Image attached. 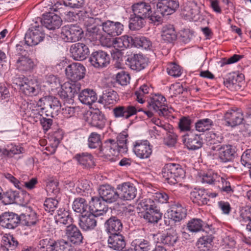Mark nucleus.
Wrapping results in <instances>:
<instances>
[{
	"instance_id": "f257e3e1",
	"label": "nucleus",
	"mask_w": 251,
	"mask_h": 251,
	"mask_svg": "<svg viewBox=\"0 0 251 251\" xmlns=\"http://www.w3.org/2000/svg\"><path fill=\"white\" fill-rule=\"evenodd\" d=\"M133 14L131 15L129 27L132 30H138L145 25V20L151 14V5L146 2H139L132 5Z\"/></svg>"
},
{
	"instance_id": "f03ea898",
	"label": "nucleus",
	"mask_w": 251,
	"mask_h": 251,
	"mask_svg": "<svg viewBox=\"0 0 251 251\" xmlns=\"http://www.w3.org/2000/svg\"><path fill=\"white\" fill-rule=\"evenodd\" d=\"M127 142H104L100 147V155L111 161L115 160V157L120 153H125L127 151Z\"/></svg>"
},
{
	"instance_id": "7ed1b4c3",
	"label": "nucleus",
	"mask_w": 251,
	"mask_h": 251,
	"mask_svg": "<svg viewBox=\"0 0 251 251\" xmlns=\"http://www.w3.org/2000/svg\"><path fill=\"white\" fill-rule=\"evenodd\" d=\"M162 174L164 181L171 185L177 183L185 176V172L181 166L175 163L166 164L162 169Z\"/></svg>"
},
{
	"instance_id": "20e7f679",
	"label": "nucleus",
	"mask_w": 251,
	"mask_h": 251,
	"mask_svg": "<svg viewBox=\"0 0 251 251\" xmlns=\"http://www.w3.org/2000/svg\"><path fill=\"white\" fill-rule=\"evenodd\" d=\"M90 23L96 24L102 27V31L107 35L114 37L121 34L124 30V25L119 22L110 20L102 21L98 18H90Z\"/></svg>"
},
{
	"instance_id": "39448f33",
	"label": "nucleus",
	"mask_w": 251,
	"mask_h": 251,
	"mask_svg": "<svg viewBox=\"0 0 251 251\" xmlns=\"http://www.w3.org/2000/svg\"><path fill=\"white\" fill-rule=\"evenodd\" d=\"M141 207L146 210L144 218L148 222L157 223L162 218V213L158 205L149 199H144L140 202Z\"/></svg>"
},
{
	"instance_id": "423d86ee",
	"label": "nucleus",
	"mask_w": 251,
	"mask_h": 251,
	"mask_svg": "<svg viewBox=\"0 0 251 251\" xmlns=\"http://www.w3.org/2000/svg\"><path fill=\"white\" fill-rule=\"evenodd\" d=\"M181 15L186 20L202 22L206 20V16L201 14V7L197 2L192 1L184 4L181 10Z\"/></svg>"
},
{
	"instance_id": "0eeeda50",
	"label": "nucleus",
	"mask_w": 251,
	"mask_h": 251,
	"mask_svg": "<svg viewBox=\"0 0 251 251\" xmlns=\"http://www.w3.org/2000/svg\"><path fill=\"white\" fill-rule=\"evenodd\" d=\"M45 37V34L43 26L39 25L38 22H36L25 33V43L28 46H35L43 41Z\"/></svg>"
},
{
	"instance_id": "6e6552de",
	"label": "nucleus",
	"mask_w": 251,
	"mask_h": 251,
	"mask_svg": "<svg viewBox=\"0 0 251 251\" xmlns=\"http://www.w3.org/2000/svg\"><path fill=\"white\" fill-rule=\"evenodd\" d=\"M166 98L160 94H155L150 97L148 107L150 110L157 112L159 116H167L171 113L172 108L168 109L165 104Z\"/></svg>"
},
{
	"instance_id": "1a4fd4ad",
	"label": "nucleus",
	"mask_w": 251,
	"mask_h": 251,
	"mask_svg": "<svg viewBox=\"0 0 251 251\" xmlns=\"http://www.w3.org/2000/svg\"><path fill=\"white\" fill-rule=\"evenodd\" d=\"M83 31L76 25H70L63 26L61 29V37L65 42H75L82 38Z\"/></svg>"
},
{
	"instance_id": "9d476101",
	"label": "nucleus",
	"mask_w": 251,
	"mask_h": 251,
	"mask_svg": "<svg viewBox=\"0 0 251 251\" xmlns=\"http://www.w3.org/2000/svg\"><path fill=\"white\" fill-rule=\"evenodd\" d=\"M105 202L100 196L92 197L91 201L89 203L90 213L96 215L97 219L104 220L108 210Z\"/></svg>"
},
{
	"instance_id": "9b49d317",
	"label": "nucleus",
	"mask_w": 251,
	"mask_h": 251,
	"mask_svg": "<svg viewBox=\"0 0 251 251\" xmlns=\"http://www.w3.org/2000/svg\"><path fill=\"white\" fill-rule=\"evenodd\" d=\"M67 78L71 81L78 82L84 77L86 69L80 63H73L68 65L65 69Z\"/></svg>"
},
{
	"instance_id": "f8f14e48",
	"label": "nucleus",
	"mask_w": 251,
	"mask_h": 251,
	"mask_svg": "<svg viewBox=\"0 0 251 251\" xmlns=\"http://www.w3.org/2000/svg\"><path fill=\"white\" fill-rule=\"evenodd\" d=\"M81 88V84L79 82H74L73 81H67L61 85V90L58 94L60 97L68 101L72 100L75 94L79 92Z\"/></svg>"
},
{
	"instance_id": "ddd939ff",
	"label": "nucleus",
	"mask_w": 251,
	"mask_h": 251,
	"mask_svg": "<svg viewBox=\"0 0 251 251\" xmlns=\"http://www.w3.org/2000/svg\"><path fill=\"white\" fill-rule=\"evenodd\" d=\"M142 108H138L132 104L118 105L113 109V113L116 118L127 119L130 117L136 115L137 112L142 111Z\"/></svg>"
},
{
	"instance_id": "4468645a",
	"label": "nucleus",
	"mask_w": 251,
	"mask_h": 251,
	"mask_svg": "<svg viewBox=\"0 0 251 251\" xmlns=\"http://www.w3.org/2000/svg\"><path fill=\"white\" fill-rule=\"evenodd\" d=\"M86 115V121L91 126L100 129L105 126V117L104 114L99 109L88 112Z\"/></svg>"
},
{
	"instance_id": "2eb2a0df",
	"label": "nucleus",
	"mask_w": 251,
	"mask_h": 251,
	"mask_svg": "<svg viewBox=\"0 0 251 251\" xmlns=\"http://www.w3.org/2000/svg\"><path fill=\"white\" fill-rule=\"evenodd\" d=\"M119 190V198L124 201L134 199L137 195V189L133 184L126 182L119 184L117 187Z\"/></svg>"
},
{
	"instance_id": "dca6fc26",
	"label": "nucleus",
	"mask_w": 251,
	"mask_h": 251,
	"mask_svg": "<svg viewBox=\"0 0 251 251\" xmlns=\"http://www.w3.org/2000/svg\"><path fill=\"white\" fill-rule=\"evenodd\" d=\"M110 56L105 51L97 50L92 52L89 61L91 65L96 68H102L106 67L110 63Z\"/></svg>"
},
{
	"instance_id": "f3484780",
	"label": "nucleus",
	"mask_w": 251,
	"mask_h": 251,
	"mask_svg": "<svg viewBox=\"0 0 251 251\" xmlns=\"http://www.w3.org/2000/svg\"><path fill=\"white\" fill-rule=\"evenodd\" d=\"M49 9L55 12L58 11L62 16H65V18L71 22L76 20L78 13L73 11L66 10L67 6L63 5L58 0H50Z\"/></svg>"
},
{
	"instance_id": "a211bd4d",
	"label": "nucleus",
	"mask_w": 251,
	"mask_h": 251,
	"mask_svg": "<svg viewBox=\"0 0 251 251\" xmlns=\"http://www.w3.org/2000/svg\"><path fill=\"white\" fill-rule=\"evenodd\" d=\"M39 20L41 25L52 30L59 28L62 23L61 18L53 13H49L44 15L43 18H40Z\"/></svg>"
},
{
	"instance_id": "6ab92c4d",
	"label": "nucleus",
	"mask_w": 251,
	"mask_h": 251,
	"mask_svg": "<svg viewBox=\"0 0 251 251\" xmlns=\"http://www.w3.org/2000/svg\"><path fill=\"white\" fill-rule=\"evenodd\" d=\"M157 12L162 16H167L174 13L179 7L177 0H162L157 3Z\"/></svg>"
},
{
	"instance_id": "aec40b11",
	"label": "nucleus",
	"mask_w": 251,
	"mask_h": 251,
	"mask_svg": "<svg viewBox=\"0 0 251 251\" xmlns=\"http://www.w3.org/2000/svg\"><path fill=\"white\" fill-rule=\"evenodd\" d=\"M244 76L242 74L235 72L229 73L224 78V84L231 90H237L241 88Z\"/></svg>"
},
{
	"instance_id": "412c9836",
	"label": "nucleus",
	"mask_w": 251,
	"mask_h": 251,
	"mask_svg": "<svg viewBox=\"0 0 251 251\" xmlns=\"http://www.w3.org/2000/svg\"><path fill=\"white\" fill-rule=\"evenodd\" d=\"M127 64L133 70L140 71L144 69L148 65L149 59L141 54H134L127 59Z\"/></svg>"
},
{
	"instance_id": "4be33fe9",
	"label": "nucleus",
	"mask_w": 251,
	"mask_h": 251,
	"mask_svg": "<svg viewBox=\"0 0 251 251\" xmlns=\"http://www.w3.org/2000/svg\"><path fill=\"white\" fill-rule=\"evenodd\" d=\"M70 51L74 59L77 60H84L90 53L88 46L82 43L73 44L70 47Z\"/></svg>"
},
{
	"instance_id": "5701e85b",
	"label": "nucleus",
	"mask_w": 251,
	"mask_h": 251,
	"mask_svg": "<svg viewBox=\"0 0 251 251\" xmlns=\"http://www.w3.org/2000/svg\"><path fill=\"white\" fill-rule=\"evenodd\" d=\"M179 237L176 231L173 228L169 229L166 233L161 234L157 238L158 243L166 247H174Z\"/></svg>"
},
{
	"instance_id": "b1692460",
	"label": "nucleus",
	"mask_w": 251,
	"mask_h": 251,
	"mask_svg": "<svg viewBox=\"0 0 251 251\" xmlns=\"http://www.w3.org/2000/svg\"><path fill=\"white\" fill-rule=\"evenodd\" d=\"M99 193L100 197L108 203L115 202L119 199L118 192L114 187L108 184L100 186Z\"/></svg>"
},
{
	"instance_id": "393cba45",
	"label": "nucleus",
	"mask_w": 251,
	"mask_h": 251,
	"mask_svg": "<svg viewBox=\"0 0 251 251\" xmlns=\"http://www.w3.org/2000/svg\"><path fill=\"white\" fill-rule=\"evenodd\" d=\"M65 235L68 240L74 245H79L83 243L82 234L79 228L75 225L67 226Z\"/></svg>"
},
{
	"instance_id": "a878e982",
	"label": "nucleus",
	"mask_w": 251,
	"mask_h": 251,
	"mask_svg": "<svg viewBox=\"0 0 251 251\" xmlns=\"http://www.w3.org/2000/svg\"><path fill=\"white\" fill-rule=\"evenodd\" d=\"M20 216L12 213L5 212L1 215L2 226L8 229H13L18 226L21 222Z\"/></svg>"
},
{
	"instance_id": "bb28decb",
	"label": "nucleus",
	"mask_w": 251,
	"mask_h": 251,
	"mask_svg": "<svg viewBox=\"0 0 251 251\" xmlns=\"http://www.w3.org/2000/svg\"><path fill=\"white\" fill-rule=\"evenodd\" d=\"M97 217L93 213H89L82 214L79 218V225L84 231H90L94 229L97 226Z\"/></svg>"
},
{
	"instance_id": "cd10ccee",
	"label": "nucleus",
	"mask_w": 251,
	"mask_h": 251,
	"mask_svg": "<svg viewBox=\"0 0 251 251\" xmlns=\"http://www.w3.org/2000/svg\"><path fill=\"white\" fill-rule=\"evenodd\" d=\"M113 234L109 236L108 247L115 251H122L126 246L125 237L121 233Z\"/></svg>"
},
{
	"instance_id": "c85d7f7f",
	"label": "nucleus",
	"mask_w": 251,
	"mask_h": 251,
	"mask_svg": "<svg viewBox=\"0 0 251 251\" xmlns=\"http://www.w3.org/2000/svg\"><path fill=\"white\" fill-rule=\"evenodd\" d=\"M236 148L231 145H223L218 153L219 158L223 163L232 162L235 157Z\"/></svg>"
},
{
	"instance_id": "c756f323",
	"label": "nucleus",
	"mask_w": 251,
	"mask_h": 251,
	"mask_svg": "<svg viewBox=\"0 0 251 251\" xmlns=\"http://www.w3.org/2000/svg\"><path fill=\"white\" fill-rule=\"evenodd\" d=\"M104 220L105 221L104 226L107 233L111 234L120 233L123 228V224L119 219L117 217L112 216L108 219Z\"/></svg>"
},
{
	"instance_id": "7c9ffc66",
	"label": "nucleus",
	"mask_w": 251,
	"mask_h": 251,
	"mask_svg": "<svg viewBox=\"0 0 251 251\" xmlns=\"http://www.w3.org/2000/svg\"><path fill=\"white\" fill-rule=\"evenodd\" d=\"M224 119L226 126L233 127L241 124L244 118L241 113L231 110L225 113Z\"/></svg>"
},
{
	"instance_id": "2f4dec72",
	"label": "nucleus",
	"mask_w": 251,
	"mask_h": 251,
	"mask_svg": "<svg viewBox=\"0 0 251 251\" xmlns=\"http://www.w3.org/2000/svg\"><path fill=\"white\" fill-rule=\"evenodd\" d=\"M169 213L170 218L175 222L181 221L187 214L186 209L179 203L172 204Z\"/></svg>"
},
{
	"instance_id": "473e14b6",
	"label": "nucleus",
	"mask_w": 251,
	"mask_h": 251,
	"mask_svg": "<svg viewBox=\"0 0 251 251\" xmlns=\"http://www.w3.org/2000/svg\"><path fill=\"white\" fill-rule=\"evenodd\" d=\"M35 64L33 60L27 55L18 57L16 62L17 69L22 72L31 71L34 67Z\"/></svg>"
},
{
	"instance_id": "72a5a7b5",
	"label": "nucleus",
	"mask_w": 251,
	"mask_h": 251,
	"mask_svg": "<svg viewBox=\"0 0 251 251\" xmlns=\"http://www.w3.org/2000/svg\"><path fill=\"white\" fill-rule=\"evenodd\" d=\"M133 150L137 156L142 159L148 158L152 153L151 147L147 142H136Z\"/></svg>"
},
{
	"instance_id": "f704fd0d",
	"label": "nucleus",
	"mask_w": 251,
	"mask_h": 251,
	"mask_svg": "<svg viewBox=\"0 0 251 251\" xmlns=\"http://www.w3.org/2000/svg\"><path fill=\"white\" fill-rule=\"evenodd\" d=\"M78 99L82 103L90 105L97 101L98 96L93 90L86 89L79 93Z\"/></svg>"
},
{
	"instance_id": "c9c22d12",
	"label": "nucleus",
	"mask_w": 251,
	"mask_h": 251,
	"mask_svg": "<svg viewBox=\"0 0 251 251\" xmlns=\"http://www.w3.org/2000/svg\"><path fill=\"white\" fill-rule=\"evenodd\" d=\"M207 193L204 189H197L190 194V198L192 201L198 205H202L207 203L209 201Z\"/></svg>"
},
{
	"instance_id": "e433bc0d",
	"label": "nucleus",
	"mask_w": 251,
	"mask_h": 251,
	"mask_svg": "<svg viewBox=\"0 0 251 251\" xmlns=\"http://www.w3.org/2000/svg\"><path fill=\"white\" fill-rule=\"evenodd\" d=\"M162 40L167 43H172L176 39V32L173 25H165L162 28Z\"/></svg>"
},
{
	"instance_id": "4c0bfd02",
	"label": "nucleus",
	"mask_w": 251,
	"mask_h": 251,
	"mask_svg": "<svg viewBox=\"0 0 251 251\" xmlns=\"http://www.w3.org/2000/svg\"><path fill=\"white\" fill-rule=\"evenodd\" d=\"M78 163L85 168H90L95 165L93 157L87 152L77 153L74 156Z\"/></svg>"
},
{
	"instance_id": "58836bf2",
	"label": "nucleus",
	"mask_w": 251,
	"mask_h": 251,
	"mask_svg": "<svg viewBox=\"0 0 251 251\" xmlns=\"http://www.w3.org/2000/svg\"><path fill=\"white\" fill-rule=\"evenodd\" d=\"M20 91L25 95L33 96L38 95L40 90L36 84L29 80L27 78V80L24 83V85L21 88Z\"/></svg>"
},
{
	"instance_id": "ea45409f",
	"label": "nucleus",
	"mask_w": 251,
	"mask_h": 251,
	"mask_svg": "<svg viewBox=\"0 0 251 251\" xmlns=\"http://www.w3.org/2000/svg\"><path fill=\"white\" fill-rule=\"evenodd\" d=\"M94 25H89L87 27L86 36L91 41H99L101 39L102 32L99 27L100 25L94 24Z\"/></svg>"
},
{
	"instance_id": "a19ab883",
	"label": "nucleus",
	"mask_w": 251,
	"mask_h": 251,
	"mask_svg": "<svg viewBox=\"0 0 251 251\" xmlns=\"http://www.w3.org/2000/svg\"><path fill=\"white\" fill-rule=\"evenodd\" d=\"M218 178L217 182L219 183L218 187L221 192L227 195L233 193L234 187H232L229 178L220 176Z\"/></svg>"
},
{
	"instance_id": "79ce46f5",
	"label": "nucleus",
	"mask_w": 251,
	"mask_h": 251,
	"mask_svg": "<svg viewBox=\"0 0 251 251\" xmlns=\"http://www.w3.org/2000/svg\"><path fill=\"white\" fill-rule=\"evenodd\" d=\"M37 105L39 107H41L40 111H38V113L39 114L40 117L42 116V114L45 113V115L47 117H53L56 114V111L54 110H52L51 108H50L49 105V103L47 102L46 99L44 98L40 99L37 103Z\"/></svg>"
},
{
	"instance_id": "37998d69",
	"label": "nucleus",
	"mask_w": 251,
	"mask_h": 251,
	"mask_svg": "<svg viewBox=\"0 0 251 251\" xmlns=\"http://www.w3.org/2000/svg\"><path fill=\"white\" fill-rule=\"evenodd\" d=\"M151 246L149 240L142 237L135 239L131 243V246L137 251H149L151 249Z\"/></svg>"
},
{
	"instance_id": "c03bdc74",
	"label": "nucleus",
	"mask_w": 251,
	"mask_h": 251,
	"mask_svg": "<svg viewBox=\"0 0 251 251\" xmlns=\"http://www.w3.org/2000/svg\"><path fill=\"white\" fill-rule=\"evenodd\" d=\"M21 222L23 225L31 226L35 225L38 221L37 214L33 211L22 214L20 215Z\"/></svg>"
},
{
	"instance_id": "a18cd8bd",
	"label": "nucleus",
	"mask_w": 251,
	"mask_h": 251,
	"mask_svg": "<svg viewBox=\"0 0 251 251\" xmlns=\"http://www.w3.org/2000/svg\"><path fill=\"white\" fill-rule=\"evenodd\" d=\"M205 224L200 219H192L187 223L186 229L190 232L197 233L203 230Z\"/></svg>"
},
{
	"instance_id": "49530a36",
	"label": "nucleus",
	"mask_w": 251,
	"mask_h": 251,
	"mask_svg": "<svg viewBox=\"0 0 251 251\" xmlns=\"http://www.w3.org/2000/svg\"><path fill=\"white\" fill-rule=\"evenodd\" d=\"M2 247L4 248L7 251H14L18 247L19 242L17 239L13 235H9L4 237Z\"/></svg>"
},
{
	"instance_id": "de8ad7c7",
	"label": "nucleus",
	"mask_w": 251,
	"mask_h": 251,
	"mask_svg": "<svg viewBox=\"0 0 251 251\" xmlns=\"http://www.w3.org/2000/svg\"><path fill=\"white\" fill-rule=\"evenodd\" d=\"M73 218L69 215L67 212H62L58 210L57 215L56 216V222L58 225L70 226L73 224Z\"/></svg>"
},
{
	"instance_id": "09e8293b",
	"label": "nucleus",
	"mask_w": 251,
	"mask_h": 251,
	"mask_svg": "<svg viewBox=\"0 0 251 251\" xmlns=\"http://www.w3.org/2000/svg\"><path fill=\"white\" fill-rule=\"evenodd\" d=\"M72 208L75 212L82 214L87 211L88 204L85 199L77 198L74 200L72 205Z\"/></svg>"
},
{
	"instance_id": "8fccbe9b",
	"label": "nucleus",
	"mask_w": 251,
	"mask_h": 251,
	"mask_svg": "<svg viewBox=\"0 0 251 251\" xmlns=\"http://www.w3.org/2000/svg\"><path fill=\"white\" fill-rule=\"evenodd\" d=\"M213 125V122L209 118L199 120L195 123L196 130L199 132H204L209 130Z\"/></svg>"
},
{
	"instance_id": "3c124183",
	"label": "nucleus",
	"mask_w": 251,
	"mask_h": 251,
	"mask_svg": "<svg viewBox=\"0 0 251 251\" xmlns=\"http://www.w3.org/2000/svg\"><path fill=\"white\" fill-rule=\"evenodd\" d=\"M18 193L17 191L8 190L3 194L1 193L0 200L2 201L4 204H9L14 202Z\"/></svg>"
},
{
	"instance_id": "603ef678",
	"label": "nucleus",
	"mask_w": 251,
	"mask_h": 251,
	"mask_svg": "<svg viewBox=\"0 0 251 251\" xmlns=\"http://www.w3.org/2000/svg\"><path fill=\"white\" fill-rule=\"evenodd\" d=\"M134 47L142 48L145 50L150 49L151 47V42L147 38L144 36H137L134 37Z\"/></svg>"
},
{
	"instance_id": "864d4df0",
	"label": "nucleus",
	"mask_w": 251,
	"mask_h": 251,
	"mask_svg": "<svg viewBox=\"0 0 251 251\" xmlns=\"http://www.w3.org/2000/svg\"><path fill=\"white\" fill-rule=\"evenodd\" d=\"M213 237L211 234L206 235L200 237L197 241V246L201 250L205 251V249L202 248H205L207 250L208 245L213 241Z\"/></svg>"
},
{
	"instance_id": "5fc2aeb1",
	"label": "nucleus",
	"mask_w": 251,
	"mask_h": 251,
	"mask_svg": "<svg viewBox=\"0 0 251 251\" xmlns=\"http://www.w3.org/2000/svg\"><path fill=\"white\" fill-rule=\"evenodd\" d=\"M58 204V201L57 200L50 198H48L45 201L44 203L45 210L52 215L56 209Z\"/></svg>"
},
{
	"instance_id": "6e6d98bb",
	"label": "nucleus",
	"mask_w": 251,
	"mask_h": 251,
	"mask_svg": "<svg viewBox=\"0 0 251 251\" xmlns=\"http://www.w3.org/2000/svg\"><path fill=\"white\" fill-rule=\"evenodd\" d=\"M46 84L51 91L57 89L61 86L59 79L53 75H50L46 77Z\"/></svg>"
},
{
	"instance_id": "4d7b16f0",
	"label": "nucleus",
	"mask_w": 251,
	"mask_h": 251,
	"mask_svg": "<svg viewBox=\"0 0 251 251\" xmlns=\"http://www.w3.org/2000/svg\"><path fill=\"white\" fill-rule=\"evenodd\" d=\"M24 149L18 146H13L10 149H4L2 151V154L8 158H12L15 155L23 153Z\"/></svg>"
},
{
	"instance_id": "13d9d810",
	"label": "nucleus",
	"mask_w": 251,
	"mask_h": 251,
	"mask_svg": "<svg viewBox=\"0 0 251 251\" xmlns=\"http://www.w3.org/2000/svg\"><path fill=\"white\" fill-rule=\"evenodd\" d=\"M151 89V88L146 84H144L140 86L139 89L135 93L136 100L138 102L140 103H143L145 102V100L143 98L144 95L148 94Z\"/></svg>"
},
{
	"instance_id": "bf43d9fd",
	"label": "nucleus",
	"mask_w": 251,
	"mask_h": 251,
	"mask_svg": "<svg viewBox=\"0 0 251 251\" xmlns=\"http://www.w3.org/2000/svg\"><path fill=\"white\" fill-rule=\"evenodd\" d=\"M192 123L189 117L183 116L178 123V128L181 131H188L191 130V125Z\"/></svg>"
},
{
	"instance_id": "052dcab7",
	"label": "nucleus",
	"mask_w": 251,
	"mask_h": 251,
	"mask_svg": "<svg viewBox=\"0 0 251 251\" xmlns=\"http://www.w3.org/2000/svg\"><path fill=\"white\" fill-rule=\"evenodd\" d=\"M130 79L129 75L124 71L118 73L116 76V82L122 86L126 85L129 83Z\"/></svg>"
},
{
	"instance_id": "680f3d73",
	"label": "nucleus",
	"mask_w": 251,
	"mask_h": 251,
	"mask_svg": "<svg viewBox=\"0 0 251 251\" xmlns=\"http://www.w3.org/2000/svg\"><path fill=\"white\" fill-rule=\"evenodd\" d=\"M157 205V203H166L169 199L168 195L165 192H156L154 193L151 198H149Z\"/></svg>"
},
{
	"instance_id": "e2e57ef3",
	"label": "nucleus",
	"mask_w": 251,
	"mask_h": 251,
	"mask_svg": "<svg viewBox=\"0 0 251 251\" xmlns=\"http://www.w3.org/2000/svg\"><path fill=\"white\" fill-rule=\"evenodd\" d=\"M219 176L217 173L209 172L202 175L201 181L202 183L212 184L217 182L218 177Z\"/></svg>"
},
{
	"instance_id": "0e129e2a",
	"label": "nucleus",
	"mask_w": 251,
	"mask_h": 251,
	"mask_svg": "<svg viewBox=\"0 0 251 251\" xmlns=\"http://www.w3.org/2000/svg\"><path fill=\"white\" fill-rule=\"evenodd\" d=\"M70 247L67 241L64 240L54 242L51 251H69Z\"/></svg>"
},
{
	"instance_id": "69168bd1",
	"label": "nucleus",
	"mask_w": 251,
	"mask_h": 251,
	"mask_svg": "<svg viewBox=\"0 0 251 251\" xmlns=\"http://www.w3.org/2000/svg\"><path fill=\"white\" fill-rule=\"evenodd\" d=\"M236 241L233 237L229 236H226L224 237L221 242V246L223 248H227L229 249H233L236 246Z\"/></svg>"
},
{
	"instance_id": "338daca9",
	"label": "nucleus",
	"mask_w": 251,
	"mask_h": 251,
	"mask_svg": "<svg viewBox=\"0 0 251 251\" xmlns=\"http://www.w3.org/2000/svg\"><path fill=\"white\" fill-rule=\"evenodd\" d=\"M168 74L174 77H178L181 75V71L179 65L173 63L170 64L167 69Z\"/></svg>"
},
{
	"instance_id": "774afa93",
	"label": "nucleus",
	"mask_w": 251,
	"mask_h": 251,
	"mask_svg": "<svg viewBox=\"0 0 251 251\" xmlns=\"http://www.w3.org/2000/svg\"><path fill=\"white\" fill-rule=\"evenodd\" d=\"M241 164L245 167H251V149L246 150L241 158Z\"/></svg>"
}]
</instances>
